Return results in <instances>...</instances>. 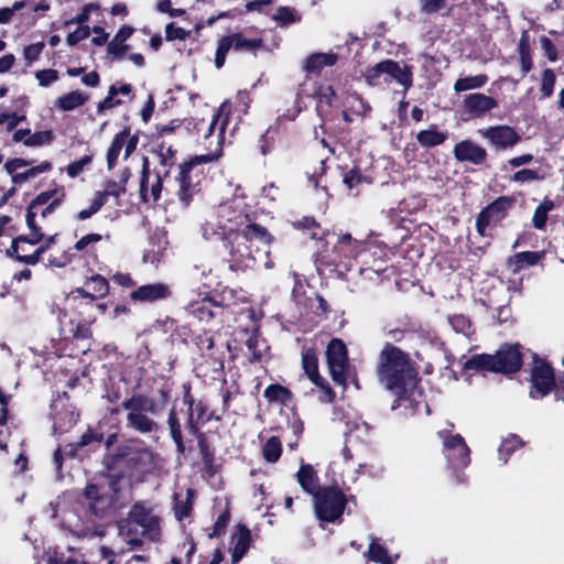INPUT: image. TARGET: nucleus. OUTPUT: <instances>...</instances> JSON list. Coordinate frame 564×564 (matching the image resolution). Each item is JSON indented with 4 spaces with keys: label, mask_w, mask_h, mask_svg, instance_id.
Instances as JSON below:
<instances>
[{
    "label": "nucleus",
    "mask_w": 564,
    "mask_h": 564,
    "mask_svg": "<svg viewBox=\"0 0 564 564\" xmlns=\"http://www.w3.org/2000/svg\"><path fill=\"white\" fill-rule=\"evenodd\" d=\"M499 105L498 100L491 96H487L482 93H471L465 95L462 101V112L470 118H482L497 108Z\"/></svg>",
    "instance_id": "4be33fe9"
},
{
    "label": "nucleus",
    "mask_w": 564,
    "mask_h": 564,
    "mask_svg": "<svg viewBox=\"0 0 564 564\" xmlns=\"http://www.w3.org/2000/svg\"><path fill=\"white\" fill-rule=\"evenodd\" d=\"M183 410H178L175 405H173L167 415V429L169 434L173 443L176 447V453L180 455H185L189 448L186 446V443L184 441L183 436V430H182V422H181V413Z\"/></svg>",
    "instance_id": "cd10ccee"
},
{
    "label": "nucleus",
    "mask_w": 564,
    "mask_h": 564,
    "mask_svg": "<svg viewBox=\"0 0 564 564\" xmlns=\"http://www.w3.org/2000/svg\"><path fill=\"white\" fill-rule=\"evenodd\" d=\"M556 75L552 68H545L541 74V98H550L554 93Z\"/></svg>",
    "instance_id": "5fc2aeb1"
},
{
    "label": "nucleus",
    "mask_w": 564,
    "mask_h": 564,
    "mask_svg": "<svg viewBox=\"0 0 564 564\" xmlns=\"http://www.w3.org/2000/svg\"><path fill=\"white\" fill-rule=\"evenodd\" d=\"M67 304L69 308L75 312L76 315L83 316L84 312L79 311L82 306L88 308L89 311H95V301L94 296L90 292L86 291L84 288H76L70 292L67 297Z\"/></svg>",
    "instance_id": "72a5a7b5"
},
{
    "label": "nucleus",
    "mask_w": 564,
    "mask_h": 564,
    "mask_svg": "<svg viewBox=\"0 0 564 564\" xmlns=\"http://www.w3.org/2000/svg\"><path fill=\"white\" fill-rule=\"evenodd\" d=\"M276 129H268L259 139V149L263 155L271 153L275 148Z\"/></svg>",
    "instance_id": "052dcab7"
},
{
    "label": "nucleus",
    "mask_w": 564,
    "mask_h": 564,
    "mask_svg": "<svg viewBox=\"0 0 564 564\" xmlns=\"http://www.w3.org/2000/svg\"><path fill=\"white\" fill-rule=\"evenodd\" d=\"M177 334L183 337V343L186 344V337L191 336L192 343L200 351V356L209 358L214 364L224 366V352L218 354L215 345V338L212 330L202 329V332L192 334V329L187 326H182L177 329Z\"/></svg>",
    "instance_id": "a211bd4d"
},
{
    "label": "nucleus",
    "mask_w": 564,
    "mask_h": 564,
    "mask_svg": "<svg viewBox=\"0 0 564 564\" xmlns=\"http://www.w3.org/2000/svg\"><path fill=\"white\" fill-rule=\"evenodd\" d=\"M529 397L540 400L556 389L555 370L545 358L533 354L530 365Z\"/></svg>",
    "instance_id": "9b49d317"
},
{
    "label": "nucleus",
    "mask_w": 564,
    "mask_h": 564,
    "mask_svg": "<svg viewBox=\"0 0 564 564\" xmlns=\"http://www.w3.org/2000/svg\"><path fill=\"white\" fill-rule=\"evenodd\" d=\"M296 480L301 488L312 497L316 495L323 486L319 485L317 471L311 464H302L296 473Z\"/></svg>",
    "instance_id": "2f4dec72"
},
{
    "label": "nucleus",
    "mask_w": 564,
    "mask_h": 564,
    "mask_svg": "<svg viewBox=\"0 0 564 564\" xmlns=\"http://www.w3.org/2000/svg\"><path fill=\"white\" fill-rule=\"evenodd\" d=\"M129 137V127H126L122 131L115 134L110 147L107 151V166L109 170L117 165L120 152Z\"/></svg>",
    "instance_id": "ea45409f"
},
{
    "label": "nucleus",
    "mask_w": 564,
    "mask_h": 564,
    "mask_svg": "<svg viewBox=\"0 0 564 564\" xmlns=\"http://www.w3.org/2000/svg\"><path fill=\"white\" fill-rule=\"evenodd\" d=\"M272 19L279 22L281 25H289L296 21H300V17L296 14V11L291 7H279L275 13L272 15Z\"/></svg>",
    "instance_id": "13d9d810"
},
{
    "label": "nucleus",
    "mask_w": 564,
    "mask_h": 564,
    "mask_svg": "<svg viewBox=\"0 0 564 564\" xmlns=\"http://www.w3.org/2000/svg\"><path fill=\"white\" fill-rule=\"evenodd\" d=\"M367 557L369 561L380 564H393L389 556L388 550L384 545L380 544L377 540H373L367 551Z\"/></svg>",
    "instance_id": "3c124183"
},
{
    "label": "nucleus",
    "mask_w": 564,
    "mask_h": 564,
    "mask_svg": "<svg viewBox=\"0 0 564 564\" xmlns=\"http://www.w3.org/2000/svg\"><path fill=\"white\" fill-rule=\"evenodd\" d=\"M263 397L270 403H280L288 405L294 398L293 392L279 383L269 384L263 392Z\"/></svg>",
    "instance_id": "58836bf2"
},
{
    "label": "nucleus",
    "mask_w": 564,
    "mask_h": 564,
    "mask_svg": "<svg viewBox=\"0 0 564 564\" xmlns=\"http://www.w3.org/2000/svg\"><path fill=\"white\" fill-rule=\"evenodd\" d=\"M53 139L54 134L51 130L37 131L33 134L30 132V135L24 140V145L40 147L51 143Z\"/></svg>",
    "instance_id": "bf43d9fd"
},
{
    "label": "nucleus",
    "mask_w": 564,
    "mask_h": 564,
    "mask_svg": "<svg viewBox=\"0 0 564 564\" xmlns=\"http://www.w3.org/2000/svg\"><path fill=\"white\" fill-rule=\"evenodd\" d=\"M348 498L338 485L323 486L313 497L316 518L321 522H341Z\"/></svg>",
    "instance_id": "1a4fd4ad"
},
{
    "label": "nucleus",
    "mask_w": 564,
    "mask_h": 564,
    "mask_svg": "<svg viewBox=\"0 0 564 564\" xmlns=\"http://www.w3.org/2000/svg\"><path fill=\"white\" fill-rule=\"evenodd\" d=\"M282 455V442L278 436H270L262 446V456L267 463H276Z\"/></svg>",
    "instance_id": "a18cd8bd"
},
{
    "label": "nucleus",
    "mask_w": 564,
    "mask_h": 564,
    "mask_svg": "<svg viewBox=\"0 0 564 564\" xmlns=\"http://www.w3.org/2000/svg\"><path fill=\"white\" fill-rule=\"evenodd\" d=\"M413 67L411 65L400 64L393 59H384L376 65L368 67L365 73V79L370 86H378L381 84L380 78L384 76L386 84L395 80L404 88V93L413 85Z\"/></svg>",
    "instance_id": "9d476101"
},
{
    "label": "nucleus",
    "mask_w": 564,
    "mask_h": 564,
    "mask_svg": "<svg viewBox=\"0 0 564 564\" xmlns=\"http://www.w3.org/2000/svg\"><path fill=\"white\" fill-rule=\"evenodd\" d=\"M315 97L318 99V102L319 104H324L326 105L327 107H332L333 106V102L334 100L336 99L337 95H336V91L334 89L333 86L330 85H327V86H318L316 89H315V93H314Z\"/></svg>",
    "instance_id": "69168bd1"
},
{
    "label": "nucleus",
    "mask_w": 564,
    "mask_h": 564,
    "mask_svg": "<svg viewBox=\"0 0 564 564\" xmlns=\"http://www.w3.org/2000/svg\"><path fill=\"white\" fill-rule=\"evenodd\" d=\"M292 227L296 230L306 232L311 239L324 241L326 232L321 228L319 223L313 216H303L301 219L292 221Z\"/></svg>",
    "instance_id": "c9c22d12"
},
{
    "label": "nucleus",
    "mask_w": 564,
    "mask_h": 564,
    "mask_svg": "<svg viewBox=\"0 0 564 564\" xmlns=\"http://www.w3.org/2000/svg\"><path fill=\"white\" fill-rule=\"evenodd\" d=\"M35 78L39 80L41 87H48L59 78V74L56 69L47 68L40 69L35 73Z\"/></svg>",
    "instance_id": "774afa93"
},
{
    "label": "nucleus",
    "mask_w": 564,
    "mask_h": 564,
    "mask_svg": "<svg viewBox=\"0 0 564 564\" xmlns=\"http://www.w3.org/2000/svg\"><path fill=\"white\" fill-rule=\"evenodd\" d=\"M361 249V242L354 239L350 234H340L336 243L329 248L324 242L314 253V263L317 271L350 270L352 261L357 258Z\"/></svg>",
    "instance_id": "423d86ee"
},
{
    "label": "nucleus",
    "mask_w": 564,
    "mask_h": 564,
    "mask_svg": "<svg viewBox=\"0 0 564 564\" xmlns=\"http://www.w3.org/2000/svg\"><path fill=\"white\" fill-rule=\"evenodd\" d=\"M231 542L234 543V549L231 551V563L237 564L248 553L252 544L250 529L245 523L239 522L235 527V531L231 535Z\"/></svg>",
    "instance_id": "bb28decb"
},
{
    "label": "nucleus",
    "mask_w": 564,
    "mask_h": 564,
    "mask_svg": "<svg viewBox=\"0 0 564 564\" xmlns=\"http://www.w3.org/2000/svg\"><path fill=\"white\" fill-rule=\"evenodd\" d=\"M102 464L106 470L119 471L129 479L144 475L155 466L152 449L148 447L137 448L129 445H120L113 453L106 454Z\"/></svg>",
    "instance_id": "39448f33"
},
{
    "label": "nucleus",
    "mask_w": 564,
    "mask_h": 564,
    "mask_svg": "<svg viewBox=\"0 0 564 564\" xmlns=\"http://www.w3.org/2000/svg\"><path fill=\"white\" fill-rule=\"evenodd\" d=\"M517 198L512 195H502L485 206L476 217V231L480 237L491 236L490 228H497L507 218L509 212L516 206Z\"/></svg>",
    "instance_id": "f8f14e48"
},
{
    "label": "nucleus",
    "mask_w": 564,
    "mask_h": 564,
    "mask_svg": "<svg viewBox=\"0 0 564 564\" xmlns=\"http://www.w3.org/2000/svg\"><path fill=\"white\" fill-rule=\"evenodd\" d=\"M191 435L197 441V447L205 473L213 477L216 473H218V467L215 464V448L209 444L208 438L204 432Z\"/></svg>",
    "instance_id": "7c9ffc66"
},
{
    "label": "nucleus",
    "mask_w": 564,
    "mask_h": 564,
    "mask_svg": "<svg viewBox=\"0 0 564 564\" xmlns=\"http://www.w3.org/2000/svg\"><path fill=\"white\" fill-rule=\"evenodd\" d=\"M366 181V176L361 173L359 166H354L343 175V183L349 188L352 189L359 184Z\"/></svg>",
    "instance_id": "0e129e2a"
},
{
    "label": "nucleus",
    "mask_w": 564,
    "mask_h": 564,
    "mask_svg": "<svg viewBox=\"0 0 564 564\" xmlns=\"http://www.w3.org/2000/svg\"><path fill=\"white\" fill-rule=\"evenodd\" d=\"M220 235L223 245L229 252V261L236 264L253 258L251 248L253 241L263 246H270L274 241V237L260 224H253L249 228L220 232Z\"/></svg>",
    "instance_id": "0eeeda50"
},
{
    "label": "nucleus",
    "mask_w": 564,
    "mask_h": 564,
    "mask_svg": "<svg viewBox=\"0 0 564 564\" xmlns=\"http://www.w3.org/2000/svg\"><path fill=\"white\" fill-rule=\"evenodd\" d=\"M149 177H150V161L147 156H143L139 193H140L141 200L144 203H147L149 200V198H148Z\"/></svg>",
    "instance_id": "680f3d73"
},
{
    "label": "nucleus",
    "mask_w": 564,
    "mask_h": 564,
    "mask_svg": "<svg viewBox=\"0 0 564 564\" xmlns=\"http://www.w3.org/2000/svg\"><path fill=\"white\" fill-rule=\"evenodd\" d=\"M263 47L264 42L261 37L247 39L241 32L223 35L217 41L214 61L215 66L216 68L220 69L225 65L227 55L230 50L237 53L246 52L256 54Z\"/></svg>",
    "instance_id": "2eb2a0df"
},
{
    "label": "nucleus",
    "mask_w": 564,
    "mask_h": 564,
    "mask_svg": "<svg viewBox=\"0 0 564 564\" xmlns=\"http://www.w3.org/2000/svg\"><path fill=\"white\" fill-rule=\"evenodd\" d=\"M302 369L310 381L317 379L319 373L318 354L315 347H303L302 349Z\"/></svg>",
    "instance_id": "e433bc0d"
},
{
    "label": "nucleus",
    "mask_w": 564,
    "mask_h": 564,
    "mask_svg": "<svg viewBox=\"0 0 564 564\" xmlns=\"http://www.w3.org/2000/svg\"><path fill=\"white\" fill-rule=\"evenodd\" d=\"M523 346L519 343H505L495 354H476L464 362L465 370L501 373L511 376L523 366Z\"/></svg>",
    "instance_id": "20e7f679"
},
{
    "label": "nucleus",
    "mask_w": 564,
    "mask_h": 564,
    "mask_svg": "<svg viewBox=\"0 0 564 564\" xmlns=\"http://www.w3.org/2000/svg\"><path fill=\"white\" fill-rule=\"evenodd\" d=\"M448 323L455 333L462 334L469 339L475 336L476 330L468 316L464 314L448 315Z\"/></svg>",
    "instance_id": "a19ab883"
},
{
    "label": "nucleus",
    "mask_w": 564,
    "mask_h": 564,
    "mask_svg": "<svg viewBox=\"0 0 564 564\" xmlns=\"http://www.w3.org/2000/svg\"><path fill=\"white\" fill-rule=\"evenodd\" d=\"M88 99V95L74 90L58 97L55 101V107L62 111H72L85 105Z\"/></svg>",
    "instance_id": "4c0bfd02"
},
{
    "label": "nucleus",
    "mask_w": 564,
    "mask_h": 564,
    "mask_svg": "<svg viewBox=\"0 0 564 564\" xmlns=\"http://www.w3.org/2000/svg\"><path fill=\"white\" fill-rule=\"evenodd\" d=\"M453 155L458 162H468L474 165L485 164L488 158L486 149L469 139L456 143Z\"/></svg>",
    "instance_id": "393cba45"
},
{
    "label": "nucleus",
    "mask_w": 564,
    "mask_h": 564,
    "mask_svg": "<svg viewBox=\"0 0 564 564\" xmlns=\"http://www.w3.org/2000/svg\"><path fill=\"white\" fill-rule=\"evenodd\" d=\"M154 152L158 154L162 167H172L175 164L176 150L172 145L161 142Z\"/></svg>",
    "instance_id": "6e6d98bb"
},
{
    "label": "nucleus",
    "mask_w": 564,
    "mask_h": 564,
    "mask_svg": "<svg viewBox=\"0 0 564 564\" xmlns=\"http://www.w3.org/2000/svg\"><path fill=\"white\" fill-rule=\"evenodd\" d=\"M85 284L91 290L94 301L104 299L109 294V282L101 274H94L88 278Z\"/></svg>",
    "instance_id": "49530a36"
},
{
    "label": "nucleus",
    "mask_w": 564,
    "mask_h": 564,
    "mask_svg": "<svg viewBox=\"0 0 564 564\" xmlns=\"http://www.w3.org/2000/svg\"><path fill=\"white\" fill-rule=\"evenodd\" d=\"M448 139L446 131L440 130L438 126L432 123L427 129L421 130L416 134L417 143L425 149H431L443 144Z\"/></svg>",
    "instance_id": "473e14b6"
},
{
    "label": "nucleus",
    "mask_w": 564,
    "mask_h": 564,
    "mask_svg": "<svg viewBox=\"0 0 564 564\" xmlns=\"http://www.w3.org/2000/svg\"><path fill=\"white\" fill-rule=\"evenodd\" d=\"M478 133L496 150L511 149L521 141L519 132L508 124H497L479 129Z\"/></svg>",
    "instance_id": "aec40b11"
},
{
    "label": "nucleus",
    "mask_w": 564,
    "mask_h": 564,
    "mask_svg": "<svg viewBox=\"0 0 564 564\" xmlns=\"http://www.w3.org/2000/svg\"><path fill=\"white\" fill-rule=\"evenodd\" d=\"M68 313L67 308L59 310L58 318L61 323V333L64 334V338H70L73 340L79 341L85 339H90L93 337L91 325L96 322L95 314H88L87 317L78 316L76 318H69L68 322H65Z\"/></svg>",
    "instance_id": "f3484780"
},
{
    "label": "nucleus",
    "mask_w": 564,
    "mask_h": 564,
    "mask_svg": "<svg viewBox=\"0 0 564 564\" xmlns=\"http://www.w3.org/2000/svg\"><path fill=\"white\" fill-rule=\"evenodd\" d=\"M120 535L127 539L132 547L143 545V540L155 542L161 535V518L154 513L147 500L135 501L127 516L118 521Z\"/></svg>",
    "instance_id": "f03ea898"
},
{
    "label": "nucleus",
    "mask_w": 564,
    "mask_h": 564,
    "mask_svg": "<svg viewBox=\"0 0 564 564\" xmlns=\"http://www.w3.org/2000/svg\"><path fill=\"white\" fill-rule=\"evenodd\" d=\"M107 488L99 484H87L84 497L89 501V510L97 518H102L107 510L113 508L119 501L121 481L127 477L121 473L106 470Z\"/></svg>",
    "instance_id": "6e6552de"
},
{
    "label": "nucleus",
    "mask_w": 564,
    "mask_h": 564,
    "mask_svg": "<svg viewBox=\"0 0 564 564\" xmlns=\"http://www.w3.org/2000/svg\"><path fill=\"white\" fill-rule=\"evenodd\" d=\"M545 258L546 250L516 252L507 258L506 267L511 273L517 274L531 267H543Z\"/></svg>",
    "instance_id": "a878e982"
},
{
    "label": "nucleus",
    "mask_w": 564,
    "mask_h": 564,
    "mask_svg": "<svg viewBox=\"0 0 564 564\" xmlns=\"http://www.w3.org/2000/svg\"><path fill=\"white\" fill-rule=\"evenodd\" d=\"M225 305L221 301H216L208 295L191 301L186 305V311L200 322L208 323L217 315L223 313Z\"/></svg>",
    "instance_id": "5701e85b"
},
{
    "label": "nucleus",
    "mask_w": 564,
    "mask_h": 564,
    "mask_svg": "<svg viewBox=\"0 0 564 564\" xmlns=\"http://www.w3.org/2000/svg\"><path fill=\"white\" fill-rule=\"evenodd\" d=\"M159 399L154 400L143 393H134L126 399L121 406L127 410V426L140 434L147 435L156 433L160 430L159 423L150 417L148 413H161L170 402L171 389L162 387L158 390Z\"/></svg>",
    "instance_id": "7ed1b4c3"
},
{
    "label": "nucleus",
    "mask_w": 564,
    "mask_h": 564,
    "mask_svg": "<svg viewBox=\"0 0 564 564\" xmlns=\"http://www.w3.org/2000/svg\"><path fill=\"white\" fill-rule=\"evenodd\" d=\"M212 161L209 154L196 155L191 158L188 161L180 164L178 175L176 181L178 183L177 198L184 205L188 206L196 193L199 192V181L194 180L193 171L202 163Z\"/></svg>",
    "instance_id": "dca6fc26"
},
{
    "label": "nucleus",
    "mask_w": 564,
    "mask_h": 564,
    "mask_svg": "<svg viewBox=\"0 0 564 564\" xmlns=\"http://www.w3.org/2000/svg\"><path fill=\"white\" fill-rule=\"evenodd\" d=\"M104 440V433L88 427L87 431L79 437L76 443L66 444L64 452L69 458H74L85 447L90 446L89 449L96 451Z\"/></svg>",
    "instance_id": "c756f323"
},
{
    "label": "nucleus",
    "mask_w": 564,
    "mask_h": 564,
    "mask_svg": "<svg viewBox=\"0 0 564 564\" xmlns=\"http://www.w3.org/2000/svg\"><path fill=\"white\" fill-rule=\"evenodd\" d=\"M523 446H524V442L521 440L520 436H518L516 434H510L508 437L502 440V442L499 446V449H498L499 459L503 464H507L509 460V457L516 451H518L519 448H521Z\"/></svg>",
    "instance_id": "79ce46f5"
},
{
    "label": "nucleus",
    "mask_w": 564,
    "mask_h": 564,
    "mask_svg": "<svg viewBox=\"0 0 564 564\" xmlns=\"http://www.w3.org/2000/svg\"><path fill=\"white\" fill-rule=\"evenodd\" d=\"M117 96L116 91V85H111L108 89V95L106 98L98 102L97 105V111L98 113H102L106 110H109L111 108H115L117 106H120L122 104V100L116 99Z\"/></svg>",
    "instance_id": "338daca9"
},
{
    "label": "nucleus",
    "mask_w": 564,
    "mask_h": 564,
    "mask_svg": "<svg viewBox=\"0 0 564 564\" xmlns=\"http://www.w3.org/2000/svg\"><path fill=\"white\" fill-rule=\"evenodd\" d=\"M36 212L33 209L26 208V226L30 229V235H25L29 240V245H37L42 242L44 239V234L42 232V228L35 221Z\"/></svg>",
    "instance_id": "8fccbe9b"
},
{
    "label": "nucleus",
    "mask_w": 564,
    "mask_h": 564,
    "mask_svg": "<svg viewBox=\"0 0 564 564\" xmlns=\"http://www.w3.org/2000/svg\"><path fill=\"white\" fill-rule=\"evenodd\" d=\"M545 180V173L540 169H521L509 176V181L523 185L532 182H542Z\"/></svg>",
    "instance_id": "37998d69"
},
{
    "label": "nucleus",
    "mask_w": 564,
    "mask_h": 564,
    "mask_svg": "<svg viewBox=\"0 0 564 564\" xmlns=\"http://www.w3.org/2000/svg\"><path fill=\"white\" fill-rule=\"evenodd\" d=\"M221 106L214 111L210 118H186L184 119V128L191 132L196 140H207L217 132V142L220 144L225 140L226 127L229 122V113H224Z\"/></svg>",
    "instance_id": "4468645a"
},
{
    "label": "nucleus",
    "mask_w": 564,
    "mask_h": 564,
    "mask_svg": "<svg viewBox=\"0 0 564 564\" xmlns=\"http://www.w3.org/2000/svg\"><path fill=\"white\" fill-rule=\"evenodd\" d=\"M443 452L452 469H464L470 464V448L460 434L446 435Z\"/></svg>",
    "instance_id": "6ab92c4d"
},
{
    "label": "nucleus",
    "mask_w": 564,
    "mask_h": 564,
    "mask_svg": "<svg viewBox=\"0 0 564 564\" xmlns=\"http://www.w3.org/2000/svg\"><path fill=\"white\" fill-rule=\"evenodd\" d=\"M488 79L489 78L486 74L462 77L455 82L454 90L456 93H462L470 89L481 88L487 84Z\"/></svg>",
    "instance_id": "c03bdc74"
},
{
    "label": "nucleus",
    "mask_w": 564,
    "mask_h": 564,
    "mask_svg": "<svg viewBox=\"0 0 564 564\" xmlns=\"http://www.w3.org/2000/svg\"><path fill=\"white\" fill-rule=\"evenodd\" d=\"M52 167H53V165L50 161H43L39 165L32 166L24 172H19V173L13 174V176L11 177L12 183L14 185H20L23 182H25L32 177H35L36 175H39L41 173L51 171Z\"/></svg>",
    "instance_id": "09e8293b"
},
{
    "label": "nucleus",
    "mask_w": 564,
    "mask_h": 564,
    "mask_svg": "<svg viewBox=\"0 0 564 564\" xmlns=\"http://www.w3.org/2000/svg\"><path fill=\"white\" fill-rule=\"evenodd\" d=\"M311 382L319 390L318 401L321 403L333 404L336 401L337 394L324 377L319 376Z\"/></svg>",
    "instance_id": "603ef678"
},
{
    "label": "nucleus",
    "mask_w": 564,
    "mask_h": 564,
    "mask_svg": "<svg viewBox=\"0 0 564 564\" xmlns=\"http://www.w3.org/2000/svg\"><path fill=\"white\" fill-rule=\"evenodd\" d=\"M209 409L205 401L198 400L193 408L185 412L184 427L188 434L203 433Z\"/></svg>",
    "instance_id": "c85d7f7f"
},
{
    "label": "nucleus",
    "mask_w": 564,
    "mask_h": 564,
    "mask_svg": "<svg viewBox=\"0 0 564 564\" xmlns=\"http://www.w3.org/2000/svg\"><path fill=\"white\" fill-rule=\"evenodd\" d=\"M257 224L253 214L246 209H238L230 204H224L219 208V229L221 232L249 228Z\"/></svg>",
    "instance_id": "412c9836"
},
{
    "label": "nucleus",
    "mask_w": 564,
    "mask_h": 564,
    "mask_svg": "<svg viewBox=\"0 0 564 564\" xmlns=\"http://www.w3.org/2000/svg\"><path fill=\"white\" fill-rule=\"evenodd\" d=\"M376 375L379 383L398 399L410 398L421 380L410 354L391 343H386L379 352Z\"/></svg>",
    "instance_id": "f257e3e1"
},
{
    "label": "nucleus",
    "mask_w": 564,
    "mask_h": 564,
    "mask_svg": "<svg viewBox=\"0 0 564 564\" xmlns=\"http://www.w3.org/2000/svg\"><path fill=\"white\" fill-rule=\"evenodd\" d=\"M230 510L227 507L217 518L210 532L207 533L209 539L219 538L226 533V529L230 522Z\"/></svg>",
    "instance_id": "4d7b16f0"
},
{
    "label": "nucleus",
    "mask_w": 564,
    "mask_h": 564,
    "mask_svg": "<svg viewBox=\"0 0 564 564\" xmlns=\"http://www.w3.org/2000/svg\"><path fill=\"white\" fill-rule=\"evenodd\" d=\"M325 355L332 380L346 389L354 370L349 362L346 344L340 338H332L326 347Z\"/></svg>",
    "instance_id": "ddd939ff"
},
{
    "label": "nucleus",
    "mask_w": 564,
    "mask_h": 564,
    "mask_svg": "<svg viewBox=\"0 0 564 564\" xmlns=\"http://www.w3.org/2000/svg\"><path fill=\"white\" fill-rule=\"evenodd\" d=\"M99 9V6L97 3H87L83 7L79 14L72 18L70 20H67L64 22L65 26H68L70 24H78V26L86 25V23L89 20V15L93 11H96Z\"/></svg>",
    "instance_id": "e2e57ef3"
},
{
    "label": "nucleus",
    "mask_w": 564,
    "mask_h": 564,
    "mask_svg": "<svg viewBox=\"0 0 564 564\" xmlns=\"http://www.w3.org/2000/svg\"><path fill=\"white\" fill-rule=\"evenodd\" d=\"M57 235L45 237L42 240L43 242L35 249V251L29 256H23L20 259L21 263L28 264V265H35L39 263L41 256L50 249V247L55 243Z\"/></svg>",
    "instance_id": "864d4df0"
},
{
    "label": "nucleus",
    "mask_w": 564,
    "mask_h": 564,
    "mask_svg": "<svg viewBox=\"0 0 564 564\" xmlns=\"http://www.w3.org/2000/svg\"><path fill=\"white\" fill-rule=\"evenodd\" d=\"M555 207L554 202L545 197L541 204L535 208L532 224L536 229H544L547 221V214Z\"/></svg>",
    "instance_id": "de8ad7c7"
},
{
    "label": "nucleus",
    "mask_w": 564,
    "mask_h": 564,
    "mask_svg": "<svg viewBox=\"0 0 564 564\" xmlns=\"http://www.w3.org/2000/svg\"><path fill=\"white\" fill-rule=\"evenodd\" d=\"M338 55L335 53H313L305 59L304 70L308 74H319L327 66L337 63Z\"/></svg>",
    "instance_id": "f704fd0d"
},
{
    "label": "nucleus",
    "mask_w": 564,
    "mask_h": 564,
    "mask_svg": "<svg viewBox=\"0 0 564 564\" xmlns=\"http://www.w3.org/2000/svg\"><path fill=\"white\" fill-rule=\"evenodd\" d=\"M172 296L171 286L163 282L144 284L133 290L129 297L134 303H154Z\"/></svg>",
    "instance_id": "b1692460"
}]
</instances>
